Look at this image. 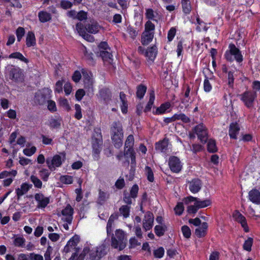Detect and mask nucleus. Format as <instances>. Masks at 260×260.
I'll list each match as a JSON object with an SVG mask.
<instances>
[{
  "instance_id": "53",
  "label": "nucleus",
  "mask_w": 260,
  "mask_h": 260,
  "mask_svg": "<svg viewBox=\"0 0 260 260\" xmlns=\"http://www.w3.org/2000/svg\"><path fill=\"white\" fill-rule=\"evenodd\" d=\"M212 87L211 83L208 78L206 77L204 81V90L206 92H209L212 90Z\"/></svg>"
},
{
  "instance_id": "38",
  "label": "nucleus",
  "mask_w": 260,
  "mask_h": 260,
  "mask_svg": "<svg viewBox=\"0 0 260 260\" xmlns=\"http://www.w3.org/2000/svg\"><path fill=\"white\" fill-rule=\"evenodd\" d=\"M129 207L127 205H123L119 208L120 214L124 218H127L129 215Z\"/></svg>"
},
{
  "instance_id": "12",
  "label": "nucleus",
  "mask_w": 260,
  "mask_h": 260,
  "mask_svg": "<svg viewBox=\"0 0 260 260\" xmlns=\"http://www.w3.org/2000/svg\"><path fill=\"white\" fill-rule=\"evenodd\" d=\"M74 209L70 205H68L61 211V215L62 216V219L71 224L73 220V215Z\"/></svg>"
},
{
  "instance_id": "4",
  "label": "nucleus",
  "mask_w": 260,
  "mask_h": 260,
  "mask_svg": "<svg viewBox=\"0 0 260 260\" xmlns=\"http://www.w3.org/2000/svg\"><path fill=\"white\" fill-rule=\"evenodd\" d=\"M229 50H226L224 54V57L229 61H233L235 59L238 62H241L243 60V56L239 49L233 44H230Z\"/></svg>"
},
{
  "instance_id": "55",
  "label": "nucleus",
  "mask_w": 260,
  "mask_h": 260,
  "mask_svg": "<svg viewBox=\"0 0 260 260\" xmlns=\"http://www.w3.org/2000/svg\"><path fill=\"white\" fill-rule=\"evenodd\" d=\"M174 210L176 214L178 215H181L184 211V206L183 203H178L175 207Z\"/></svg>"
},
{
  "instance_id": "44",
  "label": "nucleus",
  "mask_w": 260,
  "mask_h": 260,
  "mask_svg": "<svg viewBox=\"0 0 260 260\" xmlns=\"http://www.w3.org/2000/svg\"><path fill=\"white\" fill-rule=\"evenodd\" d=\"M59 104L64 109L67 111L71 110V107L69 104L68 101L64 98H60L59 99Z\"/></svg>"
},
{
  "instance_id": "46",
  "label": "nucleus",
  "mask_w": 260,
  "mask_h": 260,
  "mask_svg": "<svg viewBox=\"0 0 260 260\" xmlns=\"http://www.w3.org/2000/svg\"><path fill=\"white\" fill-rule=\"evenodd\" d=\"M50 174V172L46 169H42L39 171V175L40 177L45 181H47Z\"/></svg>"
},
{
  "instance_id": "42",
  "label": "nucleus",
  "mask_w": 260,
  "mask_h": 260,
  "mask_svg": "<svg viewBox=\"0 0 260 260\" xmlns=\"http://www.w3.org/2000/svg\"><path fill=\"white\" fill-rule=\"evenodd\" d=\"M207 149L210 152H215L217 149L216 146L215 141L213 140H210L208 142Z\"/></svg>"
},
{
  "instance_id": "39",
  "label": "nucleus",
  "mask_w": 260,
  "mask_h": 260,
  "mask_svg": "<svg viewBox=\"0 0 260 260\" xmlns=\"http://www.w3.org/2000/svg\"><path fill=\"white\" fill-rule=\"evenodd\" d=\"M174 117L175 121L178 120H180L183 122L188 123L190 122V119L186 116L183 113H176L174 115Z\"/></svg>"
},
{
  "instance_id": "26",
  "label": "nucleus",
  "mask_w": 260,
  "mask_h": 260,
  "mask_svg": "<svg viewBox=\"0 0 260 260\" xmlns=\"http://www.w3.org/2000/svg\"><path fill=\"white\" fill-rule=\"evenodd\" d=\"M208 224L206 222L202 223L201 225L196 229L195 233L199 237H202L205 235Z\"/></svg>"
},
{
  "instance_id": "35",
  "label": "nucleus",
  "mask_w": 260,
  "mask_h": 260,
  "mask_svg": "<svg viewBox=\"0 0 260 260\" xmlns=\"http://www.w3.org/2000/svg\"><path fill=\"white\" fill-rule=\"evenodd\" d=\"M13 244L17 247H23L25 241V239L20 236H14L13 237Z\"/></svg>"
},
{
  "instance_id": "34",
  "label": "nucleus",
  "mask_w": 260,
  "mask_h": 260,
  "mask_svg": "<svg viewBox=\"0 0 260 260\" xmlns=\"http://www.w3.org/2000/svg\"><path fill=\"white\" fill-rule=\"evenodd\" d=\"M154 100H155L154 92L153 91H152L150 93L149 101L144 109V111L145 112H148L151 110V109L154 104Z\"/></svg>"
},
{
  "instance_id": "10",
  "label": "nucleus",
  "mask_w": 260,
  "mask_h": 260,
  "mask_svg": "<svg viewBox=\"0 0 260 260\" xmlns=\"http://www.w3.org/2000/svg\"><path fill=\"white\" fill-rule=\"evenodd\" d=\"M241 100L248 108L253 106V102L256 97V94L251 91L244 92L241 95Z\"/></svg>"
},
{
  "instance_id": "49",
  "label": "nucleus",
  "mask_w": 260,
  "mask_h": 260,
  "mask_svg": "<svg viewBox=\"0 0 260 260\" xmlns=\"http://www.w3.org/2000/svg\"><path fill=\"white\" fill-rule=\"evenodd\" d=\"M145 173L147 177V179L150 182H153L154 180V176H153V173L151 170V169L148 167L146 166L145 168Z\"/></svg>"
},
{
  "instance_id": "14",
  "label": "nucleus",
  "mask_w": 260,
  "mask_h": 260,
  "mask_svg": "<svg viewBox=\"0 0 260 260\" xmlns=\"http://www.w3.org/2000/svg\"><path fill=\"white\" fill-rule=\"evenodd\" d=\"M235 220L240 223L245 232L249 231L245 217L238 211H235L233 215Z\"/></svg>"
},
{
  "instance_id": "31",
  "label": "nucleus",
  "mask_w": 260,
  "mask_h": 260,
  "mask_svg": "<svg viewBox=\"0 0 260 260\" xmlns=\"http://www.w3.org/2000/svg\"><path fill=\"white\" fill-rule=\"evenodd\" d=\"M9 58H15L20 60L25 63H28V60L25 58L22 53L19 52H15L10 54L8 56Z\"/></svg>"
},
{
  "instance_id": "64",
  "label": "nucleus",
  "mask_w": 260,
  "mask_h": 260,
  "mask_svg": "<svg viewBox=\"0 0 260 260\" xmlns=\"http://www.w3.org/2000/svg\"><path fill=\"white\" fill-rule=\"evenodd\" d=\"M252 88L254 90V93L256 94L257 92H260V82L258 81H255L252 83Z\"/></svg>"
},
{
  "instance_id": "43",
  "label": "nucleus",
  "mask_w": 260,
  "mask_h": 260,
  "mask_svg": "<svg viewBox=\"0 0 260 260\" xmlns=\"http://www.w3.org/2000/svg\"><path fill=\"white\" fill-rule=\"evenodd\" d=\"M155 25L150 21H147L145 24V30L144 31L147 32L154 33Z\"/></svg>"
},
{
  "instance_id": "36",
  "label": "nucleus",
  "mask_w": 260,
  "mask_h": 260,
  "mask_svg": "<svg viewBox=\"0 0 260 260\" xmlns=\"http://www.w3.org/2000/svg\"><path fill=\"white\" fill-rule=\"evenodd\" d=\"M147 90V87L143 85H140L138 86L137 90V96L138 98L141 99L143 98Z\"/></svg>"
},
{
  "instance_id": "22",
  "label": "nucleus",
  "mask_w": 260,
  "mask_h": 260,
  "mask_svg": "<svg viewBox=\"0 0 260 260\" xmlns=\"http://www.w3.org/2000/svg\"><path fill=\"white\" fill-rule=\"evenodd\" d=\"M157 50L155 46H153L151 47L147 48L145 52V55L147 58L148 60L153 62L157 55Z\"/></svg>"
},
{
  "instance_id": "23",
  "label": "nucleus",
  "mask_w": 260,
  "mask_h": 260,
  "mask_svg": "<svg viewBox=\"0 0 260 260\" xmlns=\"http://www.w3.org/2000/svg\"><path fill=\"white\" fill-rule=\"evenodd\" d=\"M168 145L169 140L167 139H164L162 141L156 143L155 149L159 152H165L168 149Z\"/></svg>"
},
{
  "instance_id": "29",
  "label": "nucleus",
  "mask_w": 260,
  "mask_h": 260,
  "mask_svg": "<svg viewBox=\"0 0 260 260\" xmlns=\"http://www.w3.org/2000/svg\"><path fill=\"white\" fill-rule=\"evenodd\" d=\"M100 28V25L96 22H92L86 26L87 31L91 34L97 33Z\"/></svg>"
},
{
  "instance_id": "62",
  "label": "nucleus",
  "mask_w": 260,
  "mask_h": 260,
  "mask_svg": "<svg viewBox=\"0 0 260 260\" xmlns=\"http://www.w3.org/2000/svg\"><path fill=\"white\" fill-rule=\"evenodd\" d=\"M164 249L162 247H160L157 249L154 250V255L157 258H161L164 254Z\"/></svg>"
},
{
  "instance_id": "33",
  "label": "nucleus",
  "mask_w": 260,
  "mask_h": 260,
  "mask_svg": "<svg viewBox=\"0 0 260 260\" xmlns=\"http://www.w3.org/2000/svg\"><path fill=\"white\" fill-rule=\"evenodd\" d=\"M181 5L183 12L186 14H188L192 9L190 0H181Z\"/></svg>"
},
{
  "instance_id": "51",
  "label": "nucleus",
  "mask_w": 260,
  "mask_h": 260,
  "mask_svg": "<svg viewBox=\"0 0 260 260\" xmlns=\"http://www.w3.org/2000/svg\"><path fill=\"white\" fill-rule=\"evenodd\" d=\"M253 243V239L251 238H248L243 244V248L246 251H250L251 249V246Z\"/></svg>"
},
{
  "instance_id": "2",
  "label": "nucleus",
  "mask_w": 260,
  "mask_h": 260,
  "mask_svg": "<svg viewBox=\"0 0 260 260\" xmlns=\"http://www.w3.org/2000/svg\"><path fill=\"white\" fill-rule=\"evenodd\" d=\"M111 136L114 146L117 148L121 147L122 145L123 132L122 124L119 121H115L112 123Z\"/></svg>"
},
{
  "instance_id": "45",
  "label": "nucleus",
  "mask_w": 260,
  "mask_h": 260,
  "mask_svg": "<svg viewBox=\"0 0 260 260\" xmlns=\"http://www.w3.org/2000/svg\"><path fill=\"white\" fill-rule=\"evenodd\" d=\"M165 230V226L157 225L154 228L155 233L159 237L161 236L164 234Z\"/></svg>"
},
{
  "instance_id": "58",
  "label": "nucleus",
  "mask_w": 260,
  "mask_h": 260,
  "mask_svg": "<svg viewBox=\"0 0 260 260\" xmlns=\"http://www.w3.org/2000/svg\"><path fill=\"white\" fill-rule=\"evenodd\" d=\"M47 107L48 110L51 112H55L57 111V107L54 101L52 100L48 101Z\"/></svg>"
},
{
  "instance_id": "18",
  "label": "nucleus",
  "mask_w": 260,
  "mask_h": 260,
  "mask_svg": "<svg viewBox=\"0 0 260 260\" xmlns=\"http://www.w3.org/2000/svg\"><path fill=\"white\" fill-rule=\"evenodd\" d=\"M10 78L16 81H21L23 79V74L19 68H12L10 72Z\"/></svg>"
},
{
  "instance_id": "20",
  "label": "nucleus",
  "mask_w": 260,
  "mask_h": 260,
  "mask_svg": "<svg viewBox=\"0 0 260 260\" xmlns=\"http://www.w3.org/2000/svg\"><path fill=\"white\" fill-rule=\"evenodd\" d=\"M240 128L239 124L235 122L230 124L229 126V136L231 138L236 139L237 138V135L239 134Z\"/></svg>"
},
{
  "instance_id": "50",
  "label": "nucleus",
  "mask_w": 260,
  "mask_h": 260,
  "mask_svg": "<svg viewBox=\"0 0 260 260\" xmlns=\"http://www.w3.org/2000/svg\"><path fill=\"white\" fill-rule=\"evenodd\" d=\"M127 32L129 35V36L133 39H134L137 36L138 34V32L136 29L133 27L132 26H128L127 29Z\"/></svg>"
},
{
  "instance_id": "40",
  "label": "nucleus",
  "mask_w": 260,
  "mask_h": 260,
  "mask_svg": "<svg viewBox=\"0 0 260 260\" xmlns=\"http://www.w3.org/2000/svg\"><path fill=\"white\" fill-rule=\"evenodd\" d=\"M156 14L152 9H147L146 10L145 15L147 19H151L153 21H157V20L155 19L156 18Z\"/></svg>"
},
{
  "instance_id": "25",
  "label": "nucleus",
  "mask_w": 260,
  "mask_h": 260,
  "mask_svg": "<svg viewBox=\"0 0 260 260\" xmlns=\"http://www.w3.org/2000/svg\"><path fill=\"white\" fill-rule=\"evenodd\" d=\"M154 37V34L152 32H147L144 31L142 35L141 42L143 45H147L152 40Z\"/></svg>"
},
{
  "instance_id": "41",
  "label": "nucleus",
  "mask_w": 260,
  "mask_h": 260,
  "mask_svg": "<svg viewBox=\"0 0 260 260\" xmlns=\"http://www.w3.org/2000/svg\"><path fill=\"white\" fill-rule=\"evenodd\" d=\"M76 30L77 33L81 37L87 31L86 27H84V25L81 22L77 23Z\"/></svg>"
},
{
  "instance_id": "60",
  "label": "nucleus",
  "mask_w": 260,
  "mask_h": 260,
  "mask_svg": "<svg viewBox=\"0 0 260 260\" xmlns=\"http://www.w3.org/2000/svg\"><path fill=\"white\" fill-rule=\"evenodd\" d=\"M61 124V119H52L50 121V125L51 127L53 128H58L60 126Z\"/></svg>"
},
{
  "instance_id": "15",
  "label": "nucleus",
  "mask_w": 260,
  "mask_h": 260,
  "mask_svg": "<svg viewBox=\"0 0 260 260\" xmlns=\"http://www.w3.org/2000/svg\"><path fill=\"white\" fill-rule=\"evenodd\" d=\"M188 188L192 193H198L201 189L202 183L198 178H195L188 182Z\"/></svg>"
},
{
  "instance_id": "1",
  "label": "nucleus",
  "mask_w": 260,
  "mask_h": 260,
  "mask_svg": "<svg viewBox=\"0 0 260 260\" xmlns=\"http://www.w3.org/2000/svg\"><path fill=\"white\" fill-rule=\"evenodd\" d=\"M184 202L186 204L194 202L193 205L188 206L187 207V212L189 214H195L199 209L204 208L210 206L212 202L209 199H206L202 200L200 198L189 196L184 199Z\"/></svg>"
},
{
  "instance_id": "3",
  "label": "nucleus",
  "mask_w": 260,
  "mask_h": 260,
  "mask_svg": "<svg viewBox=\"0 0 260 260\" xmlns=\"http://www.w3.org/2000/svg\"><path fill=\"white\" fill-rule=\"evenodd\" d=\"M127 239L124 231L118 229L115 231L114 234H112L111 237V246L115 249L118 250H123L126 246Z\"/></svg>"
},
{
  "instance_id": "21",
  "label": "nucleus",
  "mask_w": 260,
  "mask_h": 260,
  "mask_svg": "<svg viewBox=\"0 0 260 260\" xmlns=\"http://www.w3.org/2000/svg\"><path fill=\"white\" fill-rule=\"evenodd\" d=\"M134 145V138L132 135H129L125 142L124 149L125 155H128V152L134 151L133 146Z\"/></svg>"
},
{
  "instance_id": "27",
  "label": "nucleus",
  "mask_w": 260,
  "mask_h": 260,
  "mask_svg": "<svg viewBox=\"0 0 260 260\" xmlns=\"http://www.w3.org/2000/svg\"><path fill=\"white\" fill-rule=\"evenodd\" d=\"M38 17L40 21L42 23L48 22L51 19V14L45 11L39 12L38 13Z\"/></svg>"
},
{
  "instance_id": "52",
  "label": "nucleus",
  "mask_w": 260,
  "mask_h": 260,
  "mask_svg": "<svg viewBox=\"0 0 260 260\" xmlns=\"http://www.w3.org/2000/svg\"><path fill=\"white\" fill-rule=\"evenodd\" d=\"M37 150V148L35 146H32L30 148H25L23 150V152L24 155L30 156L32 155Z\"/></svg>"
},
{
  "instance_id": "57",
  "label": "nucleus",
  "mask_w": 260,
  "mask_h": 260,
  "mask_svg": "<svg viewBox=\"0 0 260 260\" xmlns=\"http://www.w3.org/2000/svg\"><path fill=\"white\" fill-rule=\"evenodd\" d=\"M139 190V187L138 185H134L130 190V195L132 198H136L137 197V194Z\"/></svg>"
},
{
  "instance_id": "54",
  "label": "nucleus",
  "mask_w": 260,
  "mask_h": 260,
  "mask_svg": "<svg viewBox=\"0 0 260 260\" xmlns=\"http://www.w3.org/2000/svg\"><path fill=\"white\" fill-rule=\"evenodd\" d=\"M181 231L183 236L186 238H190L191 236V231L187 225H183L181 228Z\"/></svg>"
},
{
  "instance_id": "16",
  "label": "nucleus",
  "mask_w": 260,
  "mask_h": 260,
  "mask_svg": "<svg viewBox=\"0 0 260 260\" xmlns=\"http://www.w3.org/2000/svg\"><path fill=\"white\" fill-rule=\"evenodd\" d=\"M35 200L38 202V208H44L49 203L50 200L42 193H36L35 196Z\"/></svg>"
},
{
  "instance_id": "32",
  "label": "nucleus",
  "mask_w": 260,
  "mask_h": 260,
  "mask_svg": "<svg viewBox=\"0 0 260 260\" xmlns=\"http://www.w3.org/2000/svg\"><path fill=\"white\" fill-rule=\"evenodd\" d=\"M29 189V186L27 183H23L20 188L16 189V192L18 198L25 194Z\"/></svg>"
},
{
  "instance_id": "61",
  "label": "nucleus",
  "mask_w": 260,
  "mask_h": 260,
  "mask_svg": "<svg viewBox=\"0 0 260 260\" xmlns=\"http://www.w3.org/2000/svg\"><path fill=\"white\" fill-rule=\"evenodd\" d=\"M176 33V29L175 27H171L168 33V39L169 41H172Z\"/></svg>"
},
{
  "instance_id": "13",
  "label": "nucleus",
  "mask_w": 260,
  "mask_h": 260,
  "mask_svg": "<svg viewBox=\"0 0 260 260\" xmlns=\"http://www.w3.org/2000/svg\"><path fill=\"white\" fill-rule=\"evenodd\" d=\"M154 216L150 212H147L143 220V228L145 231L151 230L153 225Z\"/></svg>"
},
{
  "instance_id": "8",
  "label": "nucleus",
  "mask_w": 260,
  "mask_h": 260,
  "mask_svg": "<svg viewBox=\"0 0 260 260\" xmlns=\"http://www.w3.org/2000/svg\"><path fill=\"white\" fill-rule=\"evenodd\" d=\"M17 174V171L14 170L10 171H4L0 173V179L6 178L3 181L4 186H9L12 183Z\"/></svg>"
},
{
  "instance_id": "17",
  "label": "nucleus",
  "mask_w": 260,
  "mask_h": 260,
  "mask_svg": "<svg viewBox=\"0 0 260 260\" xmlns=\"http://www.w3.org/2000/svg\"><path fill=\"white\" fill-rule=\"evenodd\" d=\"M102 143L100 140H95L92 143V156L95 160L99 158Z\"/></svg>"
},
{
  "instance_id": "11",
  "label": "nucleus",
  "mask_w": 260,
  "mask_h": 260,
  "mask_svg": "<svg viewBox=\"0 0 260 260\" xmlns=\"http://www.w3.org/2000/svg\"><path fill=\"white\" fill-rule=\"evenodd\" d=\"M194 131L197 135L198 138L202 143H205L206 142L208 138V134L207 129L203 124H200L197 125L194 127Z\"/></svg>"
},
{
  "instance_id": "37",
  "label": "nucleus",
  "mask_w": 260,
  "mask_h": 260,
  "mask_svg": "<svg viewBox=\"0 0 260 260\" xmlns=\"http://www.w3.org/2000/svg\"><path fill=\"white\" fill-rule=\"evenodd\" d=\"M79 241V237L77 235H75L70 239V240L68 242L67 244H68L70 247L75 249Z\"/></svg>"
},
{
  "instance_id": "56",
  "label": "nucleus",
  "mask_w": 260,
  "mask_h": 260,
  "mask_svg": "<svg viewBox=\"0 0 260 260\" xmlns=\"http://www.w3.org/2000/svg\"><path fill=\"white\" fill-rule=\"evenodd\" d=\"M60 181L64 184H71L73 182V178L71 176L63 175L60 177Z\"/></svg>"
},
{
  "instance_id": "59",
  "label": "nucleus",
  "mask_w": 260,
  "mask_h": 260,
  "mask_svg": "<svg viewBox=\"0 0 260 260\" xmlns=\"http://www.w3.org/2000/svg\"><path fill=\"white\" fill-rule=\"evenodd\" d=\"M41 138L42 139V143L44 145H51L52 144L53 139L46 135H41Z\"/></svg>"
},
{
  "instance_id": "48",
  "label": "nucleus",
  "mask_w": 260,
  "mask_h": 260,
  "mask_svg": "<svg viewBox=\"0 0 260 260\" xmlns=\"http://www.w3.org/2000/svg\"><path fill=\"white\" fill-rule=\"evenodd\" d=\"M30 180L34 183L36 187L40 188L42 186V181L36 176L32 175L30 177Z\"/></svg>"
},
{
  "instance_id": "5",
  "label": "nucleus",
  "mask_w": 260,
  "mask_h": 260,
  "mask_svg": "<svg viewBox=\"0 0 260 260\" xmlns=\"http://www.w3.org/2000/svg\"><path fill=\"white\" fill-rule=\"evenodd\" d=\"M104 248L102 246L90 249L88 247H85L82 253L85 257L86 256V260H100L101 257L105 254L102 253Z\"/></svg>"
},
{
  "instance_id": "28",
  "label": "nucleus",
  "mask_w": 260,
  "mask_h": 260,
  "mask_svg": "<svg viewBox=\"0 0 260 260\" xmlns=\"http://www.w3.org/2000/svg\"><path fill=\"white\" fill-rule=\"evenodd\" d=\"M36 44V38L34 33L32 31H28L26 39V46L29 47L35 46Z\"/></svg>"
},
{
  "instance_id": "6",
  "label": "nucleus",
  "mask_w": 260,
  "mask_h": 260,
  "mask_svg": "<svg viewBox=\"0 0 260 260\" xmlns=\"http://www.w3.org/2000/svg\"><path fill=\"white\" fill-rule=\"evenodd\" d=\"M64 159L65 154L62 153L61 155L56 154L53 157L47 158L46 162L50 171H53L56 168L60 167Z\"/></svg>"
},
{
  "instance_id": "63",
  "label": "nucleus",
  "mask_w": 260,
  "mask_h": 260,
  "mask_svg": "<svg viewBox=\"0 0 260 260\" xmlns=\"http://www.w3.org/2000/svg\"><path fill=\"white\" fill-rule=\"evenodd\" d=\"M87 13L83 11H80L77 13V18L79 20L82 21L86 19Z\"/></svg>"
},
{
  "instance_id": "7",
  "label": "nucleus",
  "mask_w": 260,
  "mask_h": 260,
  "mask_svg": "<svg viewBox=\"0 0 260 260\" xmlns=\"http://www.w3.org/2000/svg\"><path fill=\"white\" fill-rule=\"evenodd\" d=\"M52 90L48 88H45L36 93L34 100L36 103L39 105L44 104L51 97Z\"/></svg>"
},
{
  "instance_id": "47",
  "label": "nucleus",
  "mask_w": 260,
  "mask_h": 260,
  "mask_svg": "<svg viewBox=\"0 0 260 260\" xmlns=\"http://www.w3.org/2000/svg\"><path fill=\"white\" fill-rule=\"evenodd\" d=\"M75 109L76 110L74 116L75 118L78 120H80L82 117V110L81 106L79 104H75Z\"/></svg>"
},
{
  "instance_id": "30",
  "label": "nucleus",
  "mask_w": 260,
  "mask_h": 260,
  "mask_svg": "<svg viewBox=\"0 0 260 260\" xmlns=\"http://www.w3.org/2000/svg\"><path fill=\"white\" fill-rule=\"evenodd\" d=\"M171 105L169 103H165L161 104L159 107L157 108L153 113L156 115H160L164 114L166 111L170 108Z\"/></svg>"
},
{
  "instance_id": "24",
  "label": "nucleus",
  "mask_w": 260,
  "mask_h": 260,
  "mask_svg": "<svg viewBox=\"0 0 260 260\" xmlns=\"http://www.w3.org/2000/svg\"><path fill=\"white\" fill-rule=\"evenodd\" d=\"M98 55L101 56L102 59L104 61H107L108 63H111L112 61V55L111 53L110 50H101L100 52H98Z\"/></svg>"
},
{
  "instance_id": "9",
  "label": "nucleus",
  "mask_w": 260,
  "mask_h": 260,
  "mask_svg": "<svg viewBox=\"0 0 260 260\" xmlns=\"http://www.w3.org/2000/svg\"><path fill=\"white\" fill-rule=\"evenodd\" d=\"M168 164L171 171L175 173L180 172L183 166V164L181 162L180 159L175 156L170 157Z\"/></svg>"
},
{
  "instance_id": "19",
  "label": "nucleus",
  "mask_w": 260,
  "mask_h": 260,
  "mask_svg": "<svg viewBox=\"0 0 260 260\" xmlns=\"http://www.w3.org/2000/svg\"><path fill=\"white\" fill-rule=\"evenodd\" d=\"M248 199L253 203L260 205V192L256 189H252L248 193Z\"/></svg>"
}]
</instances>
